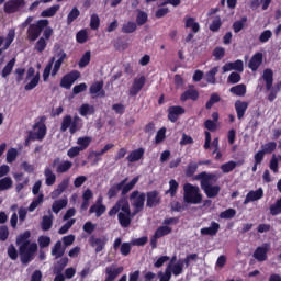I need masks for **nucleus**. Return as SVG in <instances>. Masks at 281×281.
Here are the masks:
<instances>
[{
  "mask_svg": "<svg viewBox=\"0 0 281 281\" xmlns=\"http://www.w3.org/2000/svg\"><path fill=\"white\" fill-rule=\"evenodd\" d=\"M261 148H262L261 151H263V154L271 155V153H273L276 148H278V143L269 142L262 145Z\"/></svg>",
  "mask_w": 281,
  "mask_h": 281,
  "instance_id": "6e6d98bb",
  "label": "nucleus"
},
{
  "mask_svg": "<svg viewBox=\"0 0 281 281\" xmlns=\"http://www.w3.org/2000/svg\"><path fill=\"white\" fill-rule=\"evenodd\" d=\"M128 181V178L123 179L121 182L113 184L110 187L108 191V199H115L117 194H121L122 196H126L134 188L137 186V182L139 181V176L134 177L127 184L126 182Z\"/></svg>",
  "mask_w": 281,
  "mask_h": 281,
  "instance_id": "f03ea898",
  "label": "nucleus"
},
{
  "mask_svg": "<svg viewBox=\"0 0 281 281\" xmlns=\"http://www.w3.org/2000/svg\"><path fill=\"white\" fill-rule=\"evenodd\" d=\"M32 237V232L25 231L16 237V245H32L30 238Z\"/></svg>",
  "mask_w": 281,
  "mask_h": 281,
  "instance_id": "473e14b6",
  "label": "nucleus"
},
{
  "mask_svg": "<svg viewBox=\"0 0 281 281\" xmlns=\"http://www.w3.org/2000/svg\"><path fill=\"white\" fill-rule=\"evenodd\" d=\"M90 95H99L100 98H104L106 92L104 91V81H95L89 88Z\"/></svg>",
  "mask_w": 281,
  "mask_h": 281,
  "instance_id": "6ab92c4d",
  "label": "nucleus"
},
{
  "mask_svg": "<svg viewBox=\"0 0 281 281\" xmlns=\"http://www.w3.org/2000/svg\"><path fill=\"white\" fill-rule=\"evenodd\" d=\"M183 201L191 205H199L203 203V193H201L199 186L186 183L183 186Z\"/></svg>",
  "mask_w": 281,
  "mask_h": 281,
  "instance_id": "7ed1b4c3",
  "label": "nucleus"
},
{
  "mask_svg": "<svg viewBox=\"0 0 281 281\" xmlns=\"http://www.w3.org/2000/svg\"><path fill=\"white\" fill-rule=\"evenodd\" d=\"M25 5V0H9L4 3L5 14H14Z\"/></svg>",
  "mask_w": 281,
  "mask_h": 281,
  "instance_id": "ddd939ff",
  "label": "nucleus"
},
{
  "mask_svg": "<svg viewBox=\"0 0 281 281\" xmlns=\"http://www.w3.org/2000/svg\"><path fill=\"white\" fill-rule=\"evenodd\" d=\"M48 25L49 20L47 19L38 20L37 22L30 24L26 31L27 40L31 41V43H34V41H38L41 34H43V31L45 30V27H48Z\"/></svg>",
  "mask_w": 281,
  "mask_h": 281,
  "instance_id": "0eeeda50",
  "label": "nucleus"
},
{
  "mask_svg": "<svg viewBox=\"0 0 281 281\" xmlns=\"http://www.w3.org/2000/svg\"><path fill=\"white\" fill-rule=\"evenodd\" d=\"M113 249H114V251H117V249H120V254L122 256H128L131 254L132 247H131V243L122 244V238L119 237L113 243Z\"/></svg>",
  "mask_w": 281,
  "mask_h": 281,
  "instance_id": "2eb2a0df",
  "label": "nucleus"
},
{
  "mask_svg": "<svg viewBox=\"0 0 281 281\" xmlns=\"http://www.w3.org/2000/svg\"><path fill=\"white\" fill-rule=\"evenodd\" d=\"M36 251H38V244H22L19 247L20 260L22 265H30L32 260H34V256H36Z\"/></svg>",
  "mask_w": 281,
  "mask_h": 281,
  "instance_id": "423d86ee",
  "label": "nucleus"
},
{
  "mask_svg": "<svg viewBox=\"0 0 281 281\" xmlns=\"http://www.w3.org/2000/svg\"><path fill=\"white\" fill-rule=\"evenodd\" d=\"M45 183L46 186H54L56 183V173L52 171V168L46 167L44 170Z\"/></svg>",
  "mask_w": 281,
  "mask_h": 281,
  "instance_id": "2f4dec72",
  "label": "nucleus"
},
{
  "mask_svg": "<svg viewBox=\"0 0 281 281\" xmlns=\"http://www.w3.org/2000/svg\"><path fill=\"white\" fill-rule=\"evenodd\" d=\"M234 216H236V211L234 209H227L220 213V218L229 220L234 218Z\"/></svg>",
  "mask_w": 281,
  "mask_h": 281,
  "instance_id": "774afa93",
  "label": "nucleus"
},
{
  "mask_svg": "<svg viewBox=\"0 0 281 281\" xmlns=\"http://www.w3.org/2000/svg\"><path fill=\"white\" fill-rule=\"evenodd\" d=\"M91 63V50H87L80 58L78 65L80 69H85Z\"/></svg>",
  "mask_w": 281,
  "mask_h": 281,
  "instance_id": "09e8293b",
  "label": "nucleus"
},
{
  "mask_svg": "<svg viewBox=\"0 0 281 281\" xmlns=\"http://www.w3.org/2000/svg\"><path fill=\"white\" fill-rule=\"evenodd\" d=\"M45 198V195H43V193H41L37 198H35L31 204L29 205L27 210L30 212H34V210H36V207H38V205H41V203H43V199Z\"/></svg>",
  "mask_w": 281,
  "mask_h": 281,
  "instance_id": "680f3d73",
  "label": "nucleus"
},
{
  "mask_svg": "<svg viewBox=\"0 0 281 281\" xmlns=\"http://www.w3.org/2000/svg\"><path fill=\"white\" fill-rule=\"evenodd\" d=\"M108 243H109V238H106V236L95 237L92 235L89 238V245L90 247L94 248L95 254H100L104 251V247H106Z\"/></svg>",
  "mask_w": 281,
  "mask_h": 281,
  "instance_id": "9b49d317",
  "label": "nucleus"
},
{
  "mask_svg": "<svg viewBox=\"0 0 281 281\" xmlns=\"http://www.w3.org/2000/svg\"><path fill=\"white\" fill-rule=\"evenodd\" d=\"M52 256L58 260V258H63L65 256V248H63V241L58 240L54 247L52 248Z\"/></svg>",
  "mask_w": 281,
  "mask_h": 281,
  "instance_id": "7c9ffc66",
  "label": "nucleus"
},
{
  "mask_svg": "<svg viewBox=\"0 0 281 281\" xmlns=\"http://www.w3.org/2000/svg\"><path fill=\"white\" fill-rule=\"evenodd\" d=\"M212 54L215 60H223L225 58V49L221 46L215 47Z\"/></svg>",
  "mask_w": 281,
  "mask_h": 281,
  "instance_id": "69168bd1",
  "label": "nucleus"
},
{
  "mask_svg": "<svg viewBox=\"0 0 281 281\" xmlns=\"http://www.w3.org/2000/svg\"><path fill=\"white\" fill-rule=\"evenodd\" d=\"M89 40V34L87 33V30H81L76 34V41L77 43L85 44Z\"/></svg>",
  "mask_w": 281,
  "mask_h": 281,
  "instance_id": "0e129e2a",
  "label": "nucleus"
},
{
  "mask_svg": "<svg viewBox=\"0 0 281 281\" xmlns=\"http://www.w3.org/2000/svg\"><path fill=\"white\" fill-rule=\"evenodd\" d=\"M69 265V258L63 257L60 260H58L54 267V273H63L65 271V267Z\"/></svg>",
  "mask_w": 281,
  "mask_h": 281,
  "instance_id": "ea45409f",
  "label": "nucleus"
},
{
  "mask_svg": "<svg viewBox=\"0 0 281 281\" xmlns=\"http://www.w3.org/2000/svg\"><path fill=\"white\" fill-rule=\"evenodd\" d=\"M247 109H249V102L241 101V100H237L235 102V111L239 120H243V117H245V113H247Z\"/></svg>",
  "mask_w": 281,
  "mask_h": 281,
  "instance_id": "412c9836",
  "label": "nucleus"
},
{
  "mask_svg": "<svg viewBox=\"0 0 281 281\" xmlns=\"http://www.w3.org/2000/svg\"><path fill=\"white\" fill-rule=\"evenodd\" d=\"M117 218L121 227L126 228V227H131V223H133V218H135V215H133V212L132 213L119 212Z\"/></svg>",
  "mask_w": 281,
  "mask_h": 281,
  "instance_id": "aec40b11",
  "label": "nucleus"
},
{
  "mask_svg": "<svg viewBox=\"0 0 281 281\" xmlns=\"http://www.w3.org/2000/svg\"><path fill=\"white\" fill-rule=\"evenodd\" d=\"M268 251L269 249L267 247H262V246L257 247L254 252L255 260H257L258 262H265V260H267Z\"/></svg>",
  "mask_w": 281,
  "mask_h": 281,
  "instance_id": "bb28decb",
  "label": "nucleus"
},
{
  "mask_svg": "<svg viewBox=\"0 0 281 281\" xmlns=\"http://www.w3.org/2000/svg\"><path fill=\"white\" fill-rule=\"evenodd\" d=\"M14 65H16V58H12L10 61L7 63V65L3 67L1 71V76L3 78H7L12 74V70L14 69Z\"/></svg>",
  "mask_w": 281,
  "mask_h": 281,
  "instance_id": "58836bf2",
  "label": "nucleus"
},
{
  "mask_svg": "<svg viewBox=\"0 0 281 281\" xmlns=\"http://www.w3.org/2000/svg\"><path fill=\"white\" fill-rule=\"evenodd\" d=\"M77 144L81 150H87V148H89V145L91 144V137L89 136L79 137L77 139Z\"/></svg>",
  "mask_w": 281,
  "mask_h": 281,
  "instance_id": "864d4df0",
  "label": "nucleus"
},
{
  "mask_svg": "<svg viewBox=\"0 0 281 281\" xmlns=\"http://www.w3.org/2000/svg\"><path fill=\"white\" fill-rule=\"evenodd\" d=\"M60 10V5L59 4H55L44 11L41 12V16L43 19H50L52 16H56V12H58Z\"/></svg>",
  "mask_w": 281,
  "mask_h": 281,
  "instance_id": "f704fd0d",
  "label": "nucleus"
},
{
  "mask_svg": "<svg viewBox=\"0 0 281 281\" xmlns=\"http://www.w3.org/2000/svg\"><path fill=\"white\" fill-rule=\"evenodd\" d=\"M167 269H171L173 276L183 273V259H179L173 266L169 265Z\"/></svg>",
  "mask_w": 281,
  "mask_h": 281,
  "instance_id": "79ce46f5",
  "label": "nucleus"
},
{
  "mask_svg": "<svg viewBox=\"0 0 281 281\" xmlns=\"http://www.w3.org/2000/svg\"><path fill=\"white\" fill-rule=\"evenodd\" d=\"M195 181H200V188L206 194L207 199H216L221 194V186L213 184L220 179L217 173L202 171L194 177Z\"/></svg>",
  "mask_w": 281,
  "mask_h": 281,
  "instance_id": "f257e3e1",
  "label": "nucleus"
},
{
  "mask_svg": "<svg viewBox=\"0 0 281 281\" xmlns=\"http://www.w3.org/2000/svg\"><path fill=\"white\" fill-rule=\"evenodd\" d=\"M82 126L83 123L80 116L67 114L61 120L60 133H67V131H69L70 135H76L78 131H82Z\"/></svg>",
  "mask_w": 281,
  "mask_h": 281,
  "instance_id": "20e7f679",
  "label": "nucleus"
},
{
  "mask_svg": "<svg viewBox=\"0 0 281 281\" xmlns=\"http://www.w3.org/2000/svg\"><path fill=\"white\" fill-rule=\"evenodd\" d=\"M46 120V116H41L38 122L34 123L33 131H29L27 137L31 142H43L45 139V136L47 135V125H45Z\"/></svg>",
  "mask_w": 281,
  "mask_h": 281,
  "instance_id": "39448f33",
  "label": "nucleus"
},
{
  "mask_svg": "<svg viewBox=\"0 0 281 281\" xmlns=\"http://www.w3.org/2000/svg\"><path fill=\"white\" fill-rule=\"evenodd\" d=\"M184 27L187 30H191V32L193 34H199V32H201V25L199 24V22H196V20L194 18H184Z\"/></svg>",
  "mask_w": 281,
  "mask_h": 281,
  "instance_id": "4be33fe9",
  "label": "nucleus"
},
{
  "mask_svg": "<svg viewBox=\"0 0 281 281\" xmlns=\"http://www.w3.org/2000/svg\"><path fill=\"white\" fill-rule=\"evenodd\" d=\"M188 100H192L193 102L199 100V90L194 89L193 85L189 86V89L180 95L181 102H188Z\"/></svg>",
  "mask_w": 281,
  "mask_h": 281,
  "instance_id": "f3484780",
  "label": "nucleus"
},
{
  "mask_svg": "<svg viewBox=\"0 0 281 281\" xmlns=\"http://www.w3.org/2000/svg\"><path fill=\"white\" fill-rule=\"evenodd\" d=\"M68 200L67 199H59L56 200L53 205H52V210L55 214H58L60 212V210H64V207L67 205Z\"/></svg>",
  "mask_w": 281,
  "mask_h": 281,
  "instance_id": "37998d69",
  "label": "nucleus"
},
{
  "mask_svg": "<svg viewBox=\"0 0 281 281\" xmlns=\"http://www.w3.org/2000/svg\"><path fill=\"white\" fill-rule=\"evenodd\" d=\"M72 167H74V162L69 160H64L57 167L56 172L57 175H65V172H69V170H71Z\"/></svg>",
  "mask_w": 281,
  "mask_h": 281,
  "instance_id": "4c0bfd02",
  "label": "nucleus"
},
{
  "mask_svg": "<svg viewBox=\"0 0 281 281\" xmlns=\"http://www.w3.org/2000/svg\"><path fill=\"white\" fill-rule=\"evenodd\" d=\"M57 56L58 60L54 64L52 76H56V74L60 71V67H63V63H65V59L67 58V53H65V50H60Z\"/></svg>",
  "mask_w": 281,
  "mask_h": 281,
  "instance_id": "393cba45",
  "label": "nucleus"
},
{
  "mask_svg": "<svg viewBox=\"0 0 281 281\" xmlns=\"http://www.w3.org/2000/svg\"><path fill=\"white\" fill-rule=\"evenodd\" d=\"M12 178L10 177H4L0 179V192H3L5 190H10L12 188Z\"/></svg>",
  "mask_w": 281,
  "mask_h": 281,
  "instance_id": "13d9d810",
  "label": "nucleus"
},
{
  "mask_svg": "<svg viewBox=\"0 0 281 281\" xmlns=\"http://www.w3.org/2000/svg\"><path fill=\"white\" fill-rule=\"evenodd\" d=\"M144 85H146V77L143 75L139 78H135L132 87L130 88V95L135 98L144 89Z\"/></svg>",
  "mask_w": 281,
  "mask_h": 281,
  "instance_id": "4468645a",
  "label": "nucleus"
},
{
  "mask_svg": "<svg viewBox=\"0 0 281 281\" xmlns=\"http://www.w3.org/2000/svg\"><path fill=\"white\" fill-rule=\"evenodd\" d=\"M199 170V165L194 161H190L184 170L186 177H194V173Z\"/></svg>",
  "mask_w": 281,
  "mask_h": 281,
  "instance_id": "8fccbe9b",
  "label": "nucleus"
},
{
  "mask_svg": "<svg viewBox=\"0 0 281 281\" xmlns=\"http://www.w3.org/2000/svg\"><path fill=\"white\" fill-rule=\"evenodd\" d=\"M90 29L99 30L100 29V16L93 13L90 18Z\"/></svg>",
  "mask_w": 281,
  "mask_h": 281,
  "instance_id": "338daca9",
  "label": "nucleus"
},
{
  "mask_svg": "<svg viewBox=\"0 0 281 281\" xmlns=\"http://www.w3.org/2000/svg\"><path fill=\"white\" fill-rule=\"evenodd\" d=\"M168 234H172V228L166 225L159 226L154 233L158 238H164V236H168Z\"/></svg>",
  "mask_w": 281,
  "mask_h": 281,
  "instance_id": "49530a36",
  "label": "nucleus"
},
{
  "mask_svg": "<svg viewBox=\"0 0 281 281\" xmlns=\"http://www.w3.org/2000/svg\"><path fill=\"white\" fill-rule=\"evenodd\" d=\"M177 190H179V182L177 180L171 179L169 181V190L166 191V194H170V196H177Z\"/></svg>",
  "mask_w": 281,
  "mask_h": 281,
  "instance_id": "5fc2aeb1",
  "label": "nucleus"
},
{
  "mask_svg": "<svg viewBox=\"0 0 281 281\" xmlns=\"http://www.w3.org/2000/svg\"><path fill=\"white\" fill-rule=\"evenodd\" d=\"M104 212H106V206L104 204H93L89 209V214H95L97 218H100Z\"/></svg>",
  "mask_w": 281,
  "mask_h": 281,
  "instance_id": "72a5a7b5",
  "label": "nucleus"
},
{
  "mask_svg": "<svg viewBox=\"0 0 281 281\" xmlns=\"http://www.w3.org/2000/svg\"><path fill=\"white\" fill-rule=\"evenodd\" d=\"M262 78L266 82V90L270 91L268 95L269 102H273L276 98H278V92L276 90H272L271 88L273 87V70L271 69H266L263 70Z\"/></svg>",
  "mask_w": 281,
  "mask_h": 281,
  "instance_id": "1a4fd4ad",
  "label": "nucleus"
},
{
  "mask_svg": "<svg viewBox=\"0 0 281 281\" xmlns=\"http://www.w3.org/2000/svg\"><path fill=\"white\" fill-rule=\"evenodd\" d=\"M186 113V109L181 105H172L168 108V121L169 122H177L179 120V115H183Z\"/></svg>",
  "mask_w": 281,
  "mask_h": 281,
  "instance_id": "dca6fc26",
  "label": "nucleus"
},
{
  "mask_svg": "<svg viewBox=\"0 0 281 281\" xmlns=\"http://www.w3.org/2000/svg\"><path fill=\"white\" fill-rule=\"evenodd\" d=\"M145 199L146 200V207H157V205L161 204V195L159 194V191L157 190H153V191H148L145 194Z\"/></svg>",
  "mask_w": 281,
  "mask_h": 281,
  "instance_id": "f8f14e48",
  "label": "nucleus"
},
{
  "mask_svg": "<svg viewBox=\"0 0 281 281\" xmlns=\"http://www.w3.org/2000/svg\"><path fill=\"white\" fill-rule=\"evenodd\" d=\"M216 74H218V67H213L206 72V82H209V85H216Z\"/></svg>",
  "mask_w": 281,
  "mask_h": 281,
  "instance_id": "603ef678",
  "label": "nucleus"
},
{
  "mask_svg": "<svg viewBox=\"0 0 281 281\" xmlns=\"http://www.w3.org/2000/svg\"><path fill=\"white\" fill-rule=\"evenodd\" d=\"M14 38H16V31H14V29H11V30H9V32L7 34L3 47L0 49L2 52L10 49V45H12V43H14Z\"/></svg>",
  "mask_w": 281,
  "mask_h": 281,
  "instance_id": "c85d7f7f",
  "label": "nucleus"
},
{
  "mask_svg": "<svg viewBox=\"0 0 281 281\" xmlns=\"http://www.w3.org/2000/svg\"><path fill=\"white\" fill-rule=\"evenodd\" d=\"M144 153L145 150L142 147L138 149H134L128 154L126 159L130 164H135V161H139V159L144 157Z\"/></svg>",
  "mask_w": 281,
  "mask_h": 281,
  "instance_id": "a878e982",
  "label": "nucleus"
},
{
  "mask_svg": "<svg viewBox=\"0 0 281 281\" xmlns=\"http://www.w3.org/2000/svg\"><path fill=\"white\" fill-rule=\"evenodd\" d=\"M147 22H148V13L144 11H138L136 16V24L142 26V25H146Z\"/></svg>",
  "mask_w": 281,
  "mask_h": 281,
  "instance_id": "052dcab7",
  "label": "nucleus"
},
{
  "mask_svg": "<svg viewBox=\"0 0 281 281\" xmlns=\"http://www.w3.org/2000/svg\"><path fill=\"white\" fill-rule=\"evenodd\" d=\"M67 188H69V178L61 180V182L53 191V193H52L53 199L60 196V194H63V192H65V190H67Z\"/></svg>",
  "mask_w": 281,
  "mask_h": 281,
  "instance_id": "cd10ccee",
  "label": "nucleus"
},
{
  "mask_svg": "<svg viewBox=\"0 0 281 281\" xmlns=\"http://www.w3.org/2000/svg\"><path fill=\"white\" fill-rule=\"evenodd\" d=\"M38 82H41V72H36L31 81L24 86L25 91H32V89H36V87H38Z\"/></svg>",
  "mask_w": 281,
  "mask_h": 281,
  "instance_id": "a19ab883",
  "label": "nucleus"
},
{
  "mask_svg": "<svg viewBox=\"0 0 281 281\" xmlns=\"http://www.w3.org/2000/svg\"><path fill=\"white\" fill-rule=\"evenodd\" d=\"M265 196V191L262 188H259L255 191H249L244 200V205H247V203H251L254 201H260Z\"/></svg>",
  "mask_w": 281,
  "mask_h": 281,
  "instance_id": "a211bd4d",
  "label": "nucleus"
},
{
  "mask_svg": "<svg viewBox=\"0 0 281 281\" xmlns=\"http://www.w3.org/2000/svg\"><path fill=\"white\" fill-rule=\"evenodd\" d=\"M236 166H238L236 161L229 160L228 162H225L221 166V170L224 175H228V172H232L235 170Z\"/></svg>",
  "mask_w": 281,
  "mask_h": 281,
  "instance_id": "3c124183",
  "label": "nucleus"
},
{
  "mask_svg": "<svg viewBox=\"0 0 281 281\" xmlns=\"http://www.w3.org/2000/svg\"><path fill=\"white\" fill-rule=\"evenodd\" d=\"M79 113L82 117H87V115H93V113H95V106L90 105L89 103H83L79 108Z\"/></svg>",
  "mask_w": 281,
  "mask_h": 281,
  "instance_id": "e433bc0d",
  "label": "nucleus"
},
{
  "mask_svg": "<svg viewBox=\"0 0 281 281\" xmlns=\"http://www.w3.org/2000/svg\"><path fill=\"white\" fill-rule=\"evenodd\" d=\"M262 65V53H256L249 60L248 67L251 71H258V68Z\"/></svg>",
  "mask_w": 281,
  "mask_h": 281,
  "instance_id": "b1692460",
  "label": "nucleus"
},
{
  "mask_svg": "<svg viewBox=\"0 0 281 281\" xmlns=\"http://www.w3.org/2000/svg\"><path fill=\"white\" fill-rule=\"evenodd\" d=\"M78 16H80V10H78V7H75L68 13L67 25H71V23H74V21H76V19H78Z\"/></svg>",
  "mask_w": 281,
  "mask_h": 281,
  "instance_id": "4d7b16f0",
  "label": "nucleus"
},
{
  "mask_svg": "<svg viewBox=\"0 0 281 281\" xmlns=\"http://www.w3.org/2000/svg\"><path fill=\"white\" fill-rule=\"evenodd\" d=\"M137 30V23L133 21H128L127 23L123 24L121 32L123 34H133V32H136Z\"/></svg>",
  "mask_w": 281,
  "mask_h": 281,
  "instance_id": "a18cd8bd",
  "label": "nucleus"
},
{
  "mask_svg": "<svg viewBox=\"0 0 281 281\" xmlns=\"http://www.w3.org/2000/svg\"><path fill=\"white\" fill-rule=\"evenodd\" d=\"M217 102H221V95H218V93H212L209 101L205 104V109H212L213 104H217Z\"/></svg>",
  "mask_w": 281,
  "mask_h": 281,
  "instance_id": "e2e57ef3",
  "label": "nucleus"
},
{
  "mask_svg": "<svg viewBox=\"0 0 281 281\" xmlns=\"http://www.w3.org/2000/svg\"><path fill=\"white\" fill-rule=\"evenodd\" d=\"M56 60V57H52L49 63L45 66L43 71V80L44 82H47L49 80V76L52 74V67H54V63Z\"/></svg>",
  "mask_w": 281,
  "mask_h": 281,
  "instance_id": "de8ad7c7",
  "label": "nucleus"
},
{
  "mask_svg": "<svg viewBox=\"0 0 281 281\" xmlns=\"http://www.w3.org/2000/svg\"><path fill=\"white\" fill-rule=\"evenodd\" d=\"M53 225H54V216L44 215L41 223L42 231L49 232Z\"/></svg>",
  "mask_w": 281,
  "mask_h": 281,
  "instance_id": "c9c22d12",
  "label": "nucleus"
},
{
  "mask_svg": "<svg viewBox=\"0 0 281 281\" xmlns=\"http://www.w3.org/2000/svg\"><path fill=\"white\" fill-rule=\"evenodd\" d=\"M247 24V16H243L240 20H237L233 23V32L238 34L241 30H245V25Z\"/></svg>",
  "mask_w": 281,
  "mask_h": 281,
  "instance_id": "c03bdc74",
  "label": "nucleus"
},
{
  "mask_svg": "<svg viewBox=\"0 0 281 281\" xmlns=\"http://www.w3.org/2000/svg\"><path fill=\"white\" fill-rule=\"evenodd\" d=\"M80 78V71L71 70L70 72L66 74L60 80V87L63 89H71L74 82Z\"/></svg>",
  "mask_w": 281,
  "mask_h": 281,
  "instance_id": "9d476101",
  "label": "nucleus"
},
{
  "mask_svg": "<svg viewBox=\"0 0 281 281\" xmlns=\"http://www.w3.org/2000/svg\"><path fill=\"white\" fill-rule=\"evenodd\" d=\"M130 201L132 202V207H134L133 216H137L144 210L146 193L135 190L130 194Z\"/></svg>",
  "mask_w": 281,
  "mask_h": 281,
  "instance_id": "6e6552de",
  "label": "nucleus"
},
{
  "mask_svg": "<svg viewBox=\"0 0 281 281\" xmlns=\"http://www.w3.org/2000/svg\"><path fill=\"white\" fill-rule=\"evenodd\" d=\"M220 229H221V224L216 222H211V226L201 228L200 234L202 236H216Z\"/></svg>",
  "mask_w": 281,
  "mask_h": 281,
  "instance_id": "5701e85b",
  "label": "nucleus"
},
{
  "mask_svg": "<svg viewBox=\"0 0 281 281\" xmlns=\"http://www.w3.org/2000/svg\"><path fill=\"white\" fill-rule=\"evenodd\" d=\"M229 91L231 93H233V95H237L238 98H245V95L247 94V86L240 83L232 87Z\"/></svg>",
  "mask_w": 281,
  "mask_h": 281,
  "instance_id": "c756f323",
  "label": "nucleus"
},
{
  "mask_svg": "<svg viewBox=\"0 0 281 281\" xmlns=\"http://www.w3.org/2000/svg\"><path fill=\"white\" fill-rule=\"evenodd\" d=\"M47 48V40L45 37H40L38 41L35 43V52L38 54H43V50Z\"/></svg>",
  "mask_w": 281,
  "mask_h": 281,
  "instance_id": "bf43d9fd",
  "label": "nucleus"
}]
</instances>
